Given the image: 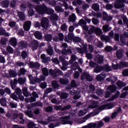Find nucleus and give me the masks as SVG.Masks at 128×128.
I'll return each mask as SVG.
<instances>
[{
	"instance_id": "603ef678",
	"label": "nucleus",
	"mask_w": 128,
	"mask_h": 128,
	"mask_svg": "<svg viewBox=\"0 0 128 128\" xmlns=\"http://www.w3.org/2000/svg\"><path fill=\"white\" fill-rule=\"evenodd\" d=\"M8 26H10L11 28H14L16 26V22H14V21H11L8 23Z\"/></svg>"
},
{
	"instance_id": "f03ea898",
	"label": "nucleus",
	"mask_w": 128,
	"mask_h": 128,
	"mask_svg": "<svg viewBox=\"0 0 128 128\" xmlns=\"http://www.w3.org/2000/svg\"><path fill=\"white\" fill-rule=\"evenodd\" d=\"M114 106L115 105L114 103L110 102L106 104H104L98 107V110H110L114 108Z\"/></svg>"
},
{
	"instance_id": "423d86ee",
	"label": "nucleus",
	"mask_w": 128,
	"mask_h": 128,
	"mask_svg": "<svg viewBox=\"0 0 128 128\" xmlns=\"http://www.w3.org/2000/svg\"><path fill=\"white\" fill-rule=\"evenodd\" d=\"M40 24L41 26H42L43 28L46 29L48 28L49 25V20L47 18H44L41 20Z\"/></svg>"
},
{
	"instance_id": "7c9ffc66",
	"label": "nucleus",
	"mask_w": 128,
	"mask_h": 128,
	"mask_svg": "<svg viewBox=\"0 0 128 128\" xmlns=\"http://www.w3.org/2000/svg\"><path fill=\"white\" fill-rule=\"evenodd\" d=\"M68 98V94L66 92L62 93L60 95V98L62 100H66Z\"/></svg>"
},
{
	"instance_id": "2eb2a0df",
	"label": "nucleus",
	"mask_w": 128,
	"mask_h": 128,
	"mask_svg": "<svg viewBox=\"0 0 128 128\" xmlns=\"http://www.w3.org/2000/svg\"><path fill=\"white\" fill-rule=\"evenodd\" d=\"M31 26V22L30 21H26L25 22L24 24L23 28L24 30L26 32L29 31Z\"/></svg>"
},
{
	"instance_id": "2f4dec72",
	"label": "nucleus",
	"mask_w": 128,
	"mask_h": 128,
	"mask_svg": "<svg viewBox=\"0 0 128 128\" xmlns=\"http://www.w3.org/2000/svg\"><path fill=\"white\" fill-rule=\"evenodd\" d=\"M8 42V40L6 37H2L0 43L2 45H6V42Z\"/></svg>"
},
{
	"instance_id": "37998d69",
	"label": "nucleus",
	"mask_w": 128,
	"mask_h": 128,
	"mask_svg": "<svg viewBox=\"0 0 128 128\" xmlns=\"http://www.w3.org/2000/svg\"><path fill=\"white\" fill-rule=\"evenodd\" d=\"M9 74L11 77L12 78H16L17 76L16 72L14 70H10V71L9 72Z\"/></svg>"
},
{
	"instance_id": "7ed1b4c3",
	"label": "nucleus",
	"mask_w": 128,
	"mask_h": 128,
	"mask_svg": "<svg viewBox=\"0 0 128 128\" xmlns=\"http://www.w3.org/2000/svg\"><path fill=\"white\" fill-rule=\"evenodd\" d=\"M126 0H116L114 7L117 9L124 8L125 6L124 4L126 2Z\"/></svg>"
},
{
	"instance_id": "9d476101",
	"label": "nucleus",
	"mask_w": 128,
	"mask_h": 128,
	"mask_svg": "<svg viewBox=\"0 0 128 128\" xmlns=\"http://www.w3.org/2000/svg\"><path fill=\"white\" fill-rule=\"evenodd\" d=\"M18 47L22 49L26 48L28 47V42L25 40H22L18 42Z\"/></svg>"
},
{
	"instance_id": "09e8293b",
	"label": "nucleus",
	"mask_w": 128,
	"mask_h": 128,
	"mask_svg": "<svg viewBox=\"0 0 128 128\" xmlns=\"http://www.w3.org/2000/svg\"><path fill=\"white\" fill-rule=\"evenodd\" d=\"M55 10L58 12H64V10H63L62 8L60 6H56Z\"/></svg>"
},
{
	"instance_id": "4c0bfd02",
	"label": "nucleus",
	"mask_w": 128,
	"mask_h": 128,
	"mask_svg": "<svg viewBox=\"0 0 128 128\" xmlns=\"http://www.w3.org/2000/svg\"><path fill=\"white\" fill-rule=\"evenodd\" d=\"M50 18L51 20H58V16L53 13L52 15H50Z\"/></svg>"
},
{
	"instance_id": "20e7f679",
	"label": "nucleus",
	"mask_w": 128,
	"mask_h": 128,
	"mask_svg": "<svg viewBox=\"0 0 128 128\" xmlns=\"http://www.w3.org/2000/svg\"><path fill=\"white\" fill-rule=\"evenodd\" d=\"M69 94L72 96H74L73 97V99L74 100H78L81 98L80 95V93L78 91L74 90H70Z\"/></svg>"
},
{
	"instance_id": "412c9836",
	"label": "nucleus",
	"mask_w": 128,
	"mask_h": 128,
	"mask_svg": "<svg viewBox=\"0 0 128 128\" xmlns=\"http://www.w3.org/2000/svg\"><path fill=\"white\" fill-rule=\"evenodd\" d=\"M119 69L122 70L125 68L128 67V62H120L119 63Z\"/></svg>"
},
{
	"instance_id": "9b49d317",
	"label": "nucleus",
	"mask_w": 128,
	"mask_h": 128,
	"mask_svg": "<svg viewBox=\"0 0 128 128\" xmlns=\"http://www.w3.org/2000/svg\"><path fill=\"white\" fill-rule=\"evenodd\" d=\"M59 82L60 84H63L64 86H66L69 84V80L68 78H62L59 79Z\"/></svg>"
},
{
	"instance_id": "393cba45",
	"label": "nucleus",
	"mask_w": 128,
	"mask_h": 128,
	"mask_svg": "<svg viewBox=\"0 0 128 128\" xmlns=\"http://www.w3.org/2000/svg\"><path fill=\"white\" fill-rule=\"evenodd\" d=\"M10 45L13 46H16L17 44L16 38H11L9 41Z\"/></svg>"
},
{
	"instance_id": "a18cd8bd",
	"label": "nucleus",
	"mask_w": 128,
	"mask_h": 128,
	"mask_svg": "<svg viewBox=\"0 0 128 128\" xmlns=\"http://www.w3.org/2000/svg\"><path fill=\"white\" fill-rule=\"evenodd\" d=\"M42 74L45 76H48V70L47 68H44L42 69Z\"/></svg>"
},
{
	"instance_id": "72a5a7b5",
	"label": "nucleus",
	"mask_w": 128,
	"mask_h": 128,
	"mask_svg": "<svg viewBox=\"0 0 128 128\" xmlns=\"http://www.w3.org/2000/svg\"><path fill=\"white\" fill-rule=\"evenodd\" d=\"M6 102V100L4 98L0 99V104L3 106H7Z\"/></svg>"
},
{
	"instance_id": "8fccbe9b",
	"label": "nucleus",
	"mask_w": 128,
	"mask_h": 128,
	"mask_svg": "<svg viewBox=\"0 0 128 128\" xmlns=\"http://www.w3.org/2000/svg\"><path fill=\"white\" fill-rule=\"evenodd\" d=\"M10 98H12L13 100H16V102L18 101V98L17 95L14 94L12 93L10 94Z\"/></svg>"
},
{
	"instance_id": "a211bd4d",
	"label": "nucleus",
	"mask_w": 128,
	"mask_h": 128,
	"mask_svg": "<svg viewBox=\"0 0 128 128\" xmlns=\"http://www.w3.org/2000/svg\"><path fill=\"white\" fill-rule=\"evenodd\" d=\"M28 65L32 68H38L40 67V64L38 62L34 63L32 62H30Z\"/></svg>"
},
{
	"instance_id": "f8f14e48",
	"label": "nucleus",
	"mask_w": 128,
	"mask_h": 128,
	"mask_svg": "<svg viewBox=\"0 0 128 128\" xmlns=\"http://www.w3.org/2000/svg\"><path fill=\"white\" fill-rule=\"evenodd\" d=\"M120 95V92L116 91L114 95L112 96L108 99V102H112L116 99H118L119 98Z\"/></svg>"
},
{
	"instance_id": "4468645a",
	"label": "nucleus",
	"mask_w": 128,
	"mask_h": 128,
	"mask_svg": "<svg viewBox=\"0 0 128 128\" xmlns=\"http://www.w3.org/2000/svg\"><path fill=\"white\" fill-rule=\"evenodd\" d=\"M116 56L119 60L122 59L124 56V50L122 49H119L116 52Z\"/></svg>"
},
{
	"instance_id": "680f3d73",
	"label": "nucleus",
	"mask_w": 128,
	"mask_h": 128,
	"mask_svg": "<svg viewBox=\"0 0 128 128\" xmlns=\"http://www.w3.org/2000/svg\"><path fill=\"white\" fill-rule=\"evenodd\" d=\"M6 50L8 51V52L10 54H14V48H12L10 46H8L6 48Z\"/></svg>"
},
{
	"instance_id": "c9c22d12",
	"label": "nucleus",
	"mask_w": 128,
	"mask_h": 128,
	"mask_svg": "<svg viewBox=\"0 0 128 128\" xmlns=\"http://www.w3.org/2000/svg\"><path fill=\"white\" fill-rule=\"evenodd\" d=\"M26 70L24 68H20V72L18 73V75L20 76L21 75H24Z\"/></svg>"
},
{
	"instance_id": "f257e3e1",
	"label": "nucleus",
	"mask_w": 128,
	"mask_h": 128,
	"mask_svg": "<svg viewBox=\"0 0 128 128\" xmlns=\"http://www.w3.org/2000/svg\"><path fill=\"white\" fill-rule=\"evenodd\" d=\"M35 10L40 14H46V6L44 4L38 5L35 7Z\"/></svg>"
},
{
	"instance_id": "3c124183",
	"label": "nucleus",
	"mask_w": 128,
	"mask_h": 128,
	"mask_svg": "<svg viewBox=\"0 0 128 128\" xmlns=\"http://www.w3.org/2000/svg\"><path fill=\"white\" fill-rule=\"evenodd\" d=\"M10 106L12 108H16L18 106L17 103H14V101L10 102Z\"/></svg>"
},
{
	"instance_id": "e2e57ef3",
	"label": "nucleus",
	"mask_w": 128,
	"mask_h": 128,
	"mask_svg": "<svg viewBox=\"0 0 128 128\" xmlns=\"http://www.w3.org/2000/svg\"><path fill=\"white\" fill-rule=\"evenodd\" d=\"M89 65L92 68H94L97 66L96 64L92 61L90 62Z\"/></svg>"
},
{
	"instance_id": "4d7b16f0",
	"label": "nucleus",
	"mask_w": 128,
	"mask_h": 128,
	"mask_svg": "<svg viewBox=\"0 0 128 128\" xmlns=\"http://www.w3.org/2000/svg\"><path fill=\"white\" fill-rule=\"evenodd\" d=\"M10 6L12 8H14L16 6V2L14 0H12L10 3Z\"/></svg>"
},
{
	"instance_id": "c756f323",
	"label": "nucleus",
	"mask_w": 128,
	"mask_h": 128,
	"mask_svg": "<svg viewBox=\"0 0 128 128\" xmlns=\"http://www.w3.org/2000/svg\"><path fill=\"white\" fill-rule=\"evenodd\" d=\"M26 80V77H20L18 78V83L19 84H25Z\"/></svg>"
},
{
	"instance_id": "39448f33",
	"label": "nucleus",
	"mask_w": 128,
	"mask_h": 128,
	"mask_svg": "<svg viewBox=\"0 0 128 128\" xmlns=\"http://www.w3.org/2000/svg\"><path fill=\"white\" fill-rule=\"evenodd\" d=\"M6 93L8 95L11 94L12 92L10 89L9 88L6 87L4 89L0 88V96H4Z\"/></svg>"
},
{
	"instance_id": "c85d7f7f",
	"label": "nucleus",
	"mask_w": 128,
	"mask_h": 128,
	"mask_svg": "<svg viewBox=\"0 0 128 128\" xmlns=\"http://www.w3.org/2000/svg\"><path fill=\"white\" fill-rule=\"evenodd\" d=\"M100 39H101V40H102V41L104 40L106 42H108L110 40V38L109 36H106L104 34L101 36Z\"/></svg>"
},
{
	"instance_id": "864d4df0",
	"label": "nucleus",
	"mask_w": 128,
	"mask_h": 128,
	"mask_svg": "<svg viewBox=\"0 0 128 128\" xmlns=\"http://www.w3.org/2000/svg\"><path fill=\"white\" fill-rule=\"evenodd\" d=\"M103 69L105 70V71H106L107 72H108L112 70L111 67H110L108 64L104 65V66L103 67Z\"/></svg>"
},
{
	"instance_id": "052dcab7",
	"label": "nucleus",
	"mask_w": 128,
	"mask_h": 128,
	"mask_svg": "<svg viewBox=\"0 0 128 128\" xmlns=\"http://www.w3.org/2000/svg\"><path fill=\"white\" fill-rule=\"evenodd\" d=\"M15 93L18 96L22 94V90L20 88H16L15 90Z\"/></svg>"
},
{
	"instance_id": "a19ab883",
	"label": "nucleus",
	"mask_w": 128,
	"mask_h": 128,
	"mask_svg": "<svg viewBox=\"0 0 128 128\" xmlns=\"http://www.w3.org/2000/svg\"><path fill=\"white\" fill-rule=\"evenodd\" d=\"M98 106V102L96 101H92V105L90 106V108H96Z\"/></svg>"
},
{
	"instance_id": "5701e85b",
	"label": "nucleus",
	"mask_w": 128,
	"mask_h": 128,
	"mask_svg": "<svg viewBox=\"0 0 128 128\" xmlns=\"http://www.w3.org/2000/svg\"><path fill=\"white\" fill-rule=\"evenodd\" d=\"M34 36L38 40H41L42 38V34L40 32L36 31L35 32Z\"/></svg>"
},
{
	"instance_id": "aec40b11",
	"label": "nucleus",
	"mask_w": 128,
	"mask_h": 128,
	"mask_svg": "<svg viewBox=\"0 0 128 128\" xmlns=\"http://www.w3.org/2000/svg\"><path fill=\"white\" fill-rule=\"evenodd\" d=\"M52 39V34H45L44 35V40L47 42H50Z\"/></svg>"
},
{
	"instance_id": "6ab92c4d",
	"label": "nucleus",
	"mask_w": 128,
	"mask_h": 128,
	"mask_svg": "<svg viewBox=\"0 0 128 128\" xmlns=\"http://www.w3.org/2000/svg\"><path fill=\"white\" fill-rule=\"evenodd\" d=\"M46 53H47L49 56H53L54 50V49H53V48H52V45L49 44V45L48 46V49H46Z\"/></svg>"
},
{
	"instance_id": "1a4fd4ad",
	"label": "nucleus",
	"mask_w": 128,
	"mask_h": 128,
	"mask_svg": "<svg viewBox=\"0 0 128 128\" xmlns=\"http://www.w3.org/2000/svg\"><path fill=\"white\" fill-rule=\"evenodd\" d=\"M77 50L80 54H83L85 52H87V44H82V48H78Z\"/></svg>"
},
{
	"instance_id": "4be33fe9",
	"label": "nucleus",
	"mask_w": 128,
	"mask_h": 128,
	"mask_svg": "<svg viewBox=\"0 0 128 128\" xmlns=\"http://www.w3.org/2000/svg\"><path fill=\"white\" fill-rule=\"evenodd\" d=\"M82 76L88 82H92V77L86 72H84Z\"/></svg>"
},
{
	"instance_id": "0e129e2a",
	"label": "nucleus",
	"mask_w": 128,
	"mask_h": 128,
	"mask_svg": "<svg viewBox=\"0 0 128 128\" xmlns=\"http://www.w3.org/2000/svg\"><path fill=\"white\" fill-rule=\"evenodd\" d=\"M81 38H80L78 37V36H76L73 39V41L74 42H81Z\"/></svg>"
},
{
	"instance_id": "58836bf2",
	"label": "nucleus",
	"mask_w": 128,
	"mask_h": 128,
	"mask_svg": "<svg viewBox=\"0 0 128 128\" xmlns=\"http://www.w3.org/2000/svg\"><path fill=\"white\" fill-rule=\"evenodd\" d=\"M104 68L102 66H98L94 69V71L96 73H98L100 72Z\"/></svg>"
},
{
	"instance_id": "13d9d810",
	"label": "nucleus",
	"mask_w": 128,
	"mask_h": 128,
	"mask_svg": "<svg viewBox=\"0 0 128 128\" xmlns=\"http://www.w3.org/2000/svg\"><path fill=\"white\" fill-rule=\"evenodd\" d=\"M103 31L104 32H106L110 31V28H109V26L108 25H105L103 26Z\"/></svg>"
},
{
	"instance_id": "5fc2aeb1",
	"label": "nucleus",
	"mask_w": 128,
	"mask_h": 128,
	"mask_svg": "<svg viewBox=\"0 0 128 128\" xmlns=\"http://www.w3.org/2000/svg\"><path fill=\"white\" fill-rule=\"evenodd\" d=\"M18 14L20 20H24V14L23 12H18Z\"/></svg>"
},
{
	"instance_id": "e433bc0d",
	"label": "nucleus",
	"mask_w": 128,
	"mask_h": 128,
	"mask_svg": "<svg viewBox=\"0 0 128 128\" xmlns=\"http://www.w3.org/2000/svg\"><path fill=\"white\" fill-rule=\"evenodd\" d=\"M26 114L29 118H32L34 116V114L32 110H28L25 112Z\"/></svg>"
},
{
	"instance_id": "b1692460",
	"label": "nucleus",
	"mask_w": 128,
	"mask_h": 128,
	"mask_svg": "<svg viewBox=\"0 0 128 128\" xmlns=\"http://www.w3.org/2000/svg\"><path fill=\"white\" fill-rule=\"evenodd\" d=\"M76 20V14H72L71 16H70L68 17V21L70 22H74Z\"/></svg>"
},
{
	"instance_id": "338daca9",
	"label": "nucleus",
	"mask_w": 128,
	"mask_h": 128,
	"mask_svg": "<svg viewBox=\"0 0 128 128\" xmlns=\"http://www.w3.org/2000/svg\"><path fill=\"white\" fill-rule=\"evenodd\" d=\"M86 57L88 60H91L93 58L92 54L91 53H86Z\"/></svg>"
},
{
	"instance_id": "f3484780",
	"label": "nucleus",
	"mask_w": 128,
	"mask_h": 128,
	"mask_svg": "<svg viewBox=\"0 0 128 128\" xmlns=\"http://www.w3.org/2000/svg\"><path fill=\"white\" fill-rule=\"evenodd\" d=\"M91 30L96 32L97 35H101L102 34V30L99 28H96L95 26H94L91 28Z\"/></svg>"
},
{
	"instance_id": "bf43d9fd",
	"label": "nucleus",
	"mask_w": 128,
	"mask_h": 128,
	"mask_svg": "<svg viewBox=\"0 0 128 128\" xmlns=\"http://www.w3.org/2000/svg\"><path fill=\"white\" fill-rule=\"evenodd\" d=\"M89 128H96L97 127L96 123H90L88 124Z\"/></svg>"
},
{
	"instance_id": "473e14b6",
	"label": "nucleus",
	"mask_w": 128,
	"mask_h": 128,
	"mask_svg": "<svg viewBox=\"0 0 128 128\" xmlns=\"http://www.w3.org/2000/svg\"><path fill=\"white\" fill-rule=\"evenodd\" d=\"M92 8L96 12L100 10V6L98 4L94 3L92 5Z\"/></svg>"
},
{
	"instance_id": "79ce46f5",
	"label": "nucleus",
	"mask_w": 128,
	"mask_h": 128,
	"mask_svg": "<svg viewBox=\"0 0 128 128\" xmlns=\"http://www.w3.org/2000/svg\"><path fill=\"white\" fill-rule=\"evenodd\" d=\"M104 126V123L102 122V120L98 122L96 126V128H102Z\"/></svg>"
},
{
	"instance_id": "c03bdc74",
	"label": "nucleus",
	"mask_w": 128,
	"mask_h": 128,
	"mask_svg": "<svg viewBox=\"0 0 128 128\" xmlns=\"http://www.w3.org/2000/svg\"><path fill=\"white\" fill-rule=\"evenodd\" d=\"M21 56L22 58L26 59L28 56V53L26 50H22V52Z\"/></svg>"
},
{
	"instance_id": "a878e982",
	"label": "nucleus",
	"mask_w": 128,
	"mask_h": 128,
	"mask_svg": "<svg viewBox=\"0 0 128 128\" xmlns=\"http://www.w3.org/2000/svg\"><path fill=\"white\" fill-rule=\"evenodd\" d=\"M127 84L121 80H119L116 82V86L120 88H124V86H126Z\"/></svg>"
},
{
	"instance_id": "ddd939ff",
	"label": "nucleus",
	"mask_w": 128,
	"mask_h": 128,
	"mask_svg": "<svg viewBox=\"0 0 128 128\" xmlns=\"http://www.w3.org/2000/svg\"><path fill=\"white\" fill-rule=\"evenodd\" d=\"M32 50H37L39 46V43L37 40H34L32 42Z\"/></svg>"
},
{
	"instance_id": "774afa93",
	"label": "nucleus",
	"mask_w": 128,
	"mask_h": 128,
	"mask_svg": "<svg viewBox=\"0 0 128 128\" xmlns=\"http://www.w3.org/2000/svg\"><path fill=\"white\" fill-rule=\"evenodd\" d=\"M50 59L51 58L50 57H48L46 58H45L44 60H42V62L44 64H46L50 60Z\"/></svg>"
},
{
	"instance_id": "0eeeda50",
	"label": "nucleus",
	"mask_w": 128,
	"mask_h": 128,
	"mask_svg": "<svg viewBox=\"0 0 128 128\" xmlns=\"http://www.w3.org/2000/svg\"><path fill=\"white\" fill-rule=\"evenodd\" d=\"M70 118V116H65L64 117H61L60 120L62 124H71V121L69 120Z\"/></svg>"
},
{
	"instance_id": "f704fd0d",
	"label": "nucleus",
	"mask_w": 128,
	"mask_h": 128,
	"mask_svg": "<svg viewBox=\"0 0 128 128\" xmlns=\"http://www.w3.org/2000/svg\"><path fill=\"white\" fill-rule=\"evenodd\" d=\"M54 12V10H52V8H48L46 6L45 14L52 15Z\"/></svg>"
},
{
	"instance_id": "cd10ccee",
	"label": "nucleus",
	"mask_w": 128,
	"mask_h": 128,
	"mask_svg": "<svg viewBox=\"0 0 128 128\" xmlns=\"http://www.w3.org/2000/svg\"><path fill=\"white\" fill-rule=\"evenodd\" d=\"M1 4L2 7L8 8L9 6L10 2L7 0H4L1 2Z\"/></svg>"
},
{
	"instance_id": "bb28decb",
	"label": "nucleus",
	"mask_w": 128,
	"mask_h": 128,
	"mask_svg": "<svg viewBox=\"0 0 128 128\" xmlns=\"http://www.w3.org/2000/svg\"><path fill=\"white\" fill-rule=\"evenodd\" d=\"M108 90L111 92H114L116 91V86L115 85H110L107 88Z\"/></svg>"
},
{
	"instance_id": "de8ad7c7",
	"label": "nucleus",
	"mask_w": 128,
	"mask_h": 128,
	"mask_svg": "<svg viewBox=\"0 0 128 128\" xmlns=\"http://www.w3.org/2000/svg\"><path fill=\"white\" fill-rule=\"evenodd\" d=\"M60 29L62 32H66L68 30V26L66 24H63L60 26Z\"/></svg>"
},
{
	"instance_id": "6e6552de",
	"label": "nucleus",
	"mask_w": 128,
	"mask_h": 128,
	"mask_svg": "<svg viewBox=\"0 0 128 128\" xmlns=\"http://www.w3.org/2000/svg\"><path fill=\"white\" fill-rule=\"evenodd\" d=\"M49 72L51 74L54 78H57L58 76L62 75L63 73L60 70H54L52 69L49 70Z\"/></svg>"
},
{
	"instance_id": "69168bd1",
	"label": "nucleus",
	"mask_w": 128,
	"mask_h": 128,
	"mask_svg": "<svg viewBox=\"0 0 128 128\" xmlns=\"http://www.w3.org/2000/svg\"><path fill=\"white\" fill-rule=\"evenodd\" d=\"M102 120L104 121L105 123H108L110 122V117H107L106 116L104 117V118L102 119Z\"/></svg>"
},
{
	"instance_id": "49530a36",
	"label": "nucleus",
	"mask_w": 128,
	"mask_h": 128,
	"mask_svg": "<svg viewBox=\"0 0 128 128\" xmlns=\"http://www.w3.org/2000/svg\"><path fill=\"white\" fill-rule=\"evenodd\" d=\"M54 108L52 106H48L46 108H45V111H46V112H52Z\"/></svg>"
},
{
	"instance_id": "6e6d98bb",
	"label": "nucleus",
	"mask_w": 128,
	"mask_h": 128,
	"mask_svg": "<svg viewBox=\"0 0 128 128\" xmlns=\"http://www.w3.org/2000/svg\"><path fill=\"white\" fill-rule=\"evenodd\" d=\"M104 62V56H102V55H99L98 56V63L99 64H101Z\"/></svg>"
},
{
	"instance_id": "dca6fc26",
	"label": "nucleus",
	"mask_w": 128,
	"mask_h": 128,
	"mask_svg": "<svg viewBox=\"0 0 128 128\" xmlns=\"http://www.w3.org/2000/svg\"><path fill=\"white\" fill-rule=\"evenodd\" d=\"M51 84H52V90H59L60 85L56 80H54L52 81Z\"/></svg>"
},
{
	"instance_id": "ea45409f",
	"label": "nucleus",
	"mask_w": 128,
	"mask_h": 128,
	"mask_svg": "<svg viewBox=\"0 0 128 128\" xmlns=\"http://www.w3.org/2000/svg\"><path fill=\"white\" fill-rule=\"evenodd\" d=\"M120 42L122 44L121 46H124L126 44V41L123 36H120Z\"/></svg>"
}]
</instances>
